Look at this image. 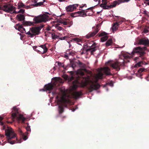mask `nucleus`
I'll return each mask as SVG.
<instances>
[{
  "mask_svg": "<svg viewBox=\"0 0 149 149\" xmlns=\"http://www.w3.org/2000/svg\"><path fill=\"white\" fill-rule=\"evenodd\" d=\"M97 81L91 80L90 77L87 76L83 77L82 79L80 82L77 80L74 81L73 82V87L75 89L78 87L84 88L87 87L89 92H91L100 88V85L99 84H95L96 83Z\"/></svg>",
  "mask_w": 149,
  "mask_h": 149,
  "instance_id": "f257e3e1",
  "label": "nucleus"
},
{
  "mask_svg": "<svg viewBox=\"0 0 149 149\" xmlns=\"http://www.w3.org/2000/svg\"><path fill=\"white\" fill-rule=\"evenodd\" d=\"M147 48L146 47H141L140 46L134 47L132 52V56H133L135 53H138L139 54V56L136 57L135 59L137 61H140L134 65L135 68H137L139 67L142 66L143 65H146V63L145 61L147 60V58L146 57L145 54L146 53L145 51Z\"/></svg>",
  "mask_w": 149,
  "mask_h": 149,
  "instance_id": "f03ea898",
  "label": "nucleus"
},
{
  "mask_svg": "<svg viewBox=\"0 0 149 149\" xmlns=\"http://www.w3.org/2000/svg\"><path fill=\"white\" fill-rule=\"evenodd\" d=\"M6 127L5 125H3L2 130H5V135L7 136L8 141L9 143L13 144L16 142V141L12 140V139L15 138L16 137V134L13 131L11 128L7 127V129H6Z\"/></svg>",
  "mask_w": 149,
  "mask_h": 149,
  "instance_id": "7ed1b4c3",
  "label": "nucleus"
},
{
  "mask_svg": "<svg viewBox=\"0 0 149 149\" xmlns=\"http://www.w3.org/2000/svg\"><path fill=\"white\" fill-rule=\"evenodd\" d=\"M92 42L93 43L91 46H89L87 44L85 45L84 46L79 52V53L82 55L86 52L90 51L91 54L93 55V53L96 50V44L93 43V41H92Z\"/></svg>",
  "mask_w": 149,
  "mask_h": 149,
  "instance_id": "20e7f679",
  "label": "nucleus"
},
{
  "mask_svg": "<svg viewBox=\"0 0 149 149\" xmlns=\"http://www.w3.org/2000/svg\"><path fill=\"white\" fill-rule=\"evenodd\" d=\"M1 10L6 12L10 13H19V12L15 11V7L10 4H6L2 7L0 6V10Z\"/></svg>",
  "mask_w": 149,
  "mask_h": 149,
  "instance_id": "39448f33",
  "label": "nucleus"
},
{
  "mask_svg": "<svg viewBox=\"0 0 149 149\" xmlns=\"http://www.w3.org/2000/svg\"><path fill=\"white\" fill-rule=\"evenodd\" d=\"M49 16L46 15H40L35 17L33 19L35 24H38L43 22H45L48 21Z\"/></svg>",
  "mask_w": 149,
  "mask_h": 149,
  "instance_id": "423d86ee",
  "label": "nucleus"
},
{
  "mask_svg": "<svg viewBox=\"0 0 149 149\" xmlns=\"http://www.w3.org/2000/svg\"><path fill=\"white\" fill-rule=\"evenodd\" d=\"M70 102V101L68 99H66L65 98H62L61 100H58V110L59 113L61 114L63 113L64 111L63 105L62 104H60V103H61L63 104L64 105L67 106V104H69Z\"/></svg>",
  "mask_w": 149,
  "mask_h": 149,
  "instance_id": "0eeeda50",
  "label": "nucleus"
},
{
  "mask_svg": "<svg viewBox=\"0 0 149 149\" xmlns=\"http://www.w3.org/2000/svg\"><path fill=\"white\" fill-rule=\"evenodd\" d=\"M102 3L100 5V7L104 9H109L115 7L117 4V1H114L112 4L107 5V0H102Z\"/></svg>",
  "mask_w": 149,
  "mask_h": 149,
  "instance_id": "6e6552de",
  "label": "nucleus"
},
{
  "mask_svg": "<svg viewBox=\"0 0 149 149\" xmlns=\"http://www.w3.org/2000/svg\"><path fill=\"white\" fill-rule=\"evenodd\" d=\"M12 112L11 116L13 121H14L16 119L17 121H19V112L18 109L15 107H14Z\"/></svg>",
  "mask_w": 149,
  "mask_h": 149,
  "instance_id": "1a4fd4ad",
  "label": "nucleus"
},
{
  "mask_svg": "<svg viewBox=\"0 0 149 149\" xmlns=\"http://www.w3.org/2000/svg\"><path fill=\"white\" fill-rule=\"evenodd\" d=\"M124 65L125 63L123 61L122 64L120 63L118 61H117L111 64V66L113 68V69H116L117 71H119L120 70V66L122 65Z\"/></svg>",
  "mask_w": 149,
  "mask_h": 149,
  "instance_id": "9d476101",
  "label": "nucleus"
},
{
  "mask_svg": "<svg viewBox=\"0 0 149 149\" xmlns=\"http://www.w3.org/2000/svg\"><path fill=\"white\" fill-rule=\"evenodd\" d=\"M43 26H38L33 27L30 29L31 32L32 34L34 35V36L36 35H38L40 33V31L42 28L43 27Z\"/></svg>",
  "mask_w": 149,
  "mask_h": 149,
  "instance_id": "9b49d317",
  "label": "nucleus"
},
{
  "mask_svg": "<svg viewBox=\"0 0 149 149\" xmlns=\"http://www.w3.org/2000/svg\"><path fill=\"white\" fill-rule=\"evenodd\" d=\"M138 44L139 45L149 46V40L147 38H143L139 40Z\"/></svg>",
  "mask_w": 149,
  "mask_h": 149,
  "instance_id": "f8f14e48",
  "label": "nucleus"
},
{
  "mask_svg": "<svg viewBox=\"0 0 149 149\" xmlns=\"http://www.w3.org/2000/svg\"><path fill=\"white\" fill-rule=\"evenodd\" d=\"M28 133L27 132H26L25 133H22L19 129V135H20V139H19V143L22 141V139L25 141L28 138Z\"/></svg>",
  "mask_w": 149,
  "mask_h": 149,
  "instance_id": "ddd939ff",
  "label": "nucleus"
},
{
  "mask_svg": "<svg viewBox=\"0 0 149 149\" xmlns=\"http://www.w3.org/2000/svg\"><path fill=\"white\" fill-rule=\"evenodd\" d=\"M39 47H41L40 49V50L36 49L38 53L40 54H44L47 51L48 48L45 45H41L39 46Z\"/></svg>",
  "mask_w": 149,
  "mask_h": 149,
  "instance_id": "4468645a",
  "label": "nucleus"
},
{
  "mask_svg": "<svg viewBox=\"0 0 149 149\" xmlns=\"http://www.w3.org/2000/svg\"><path fill=\"white\" fill-rule=\"evenodd\" d=\"M79 5V4H77L70 5L66 7L65 9L67 12H72L75 10Z\"/></svg>",
  "mask_w": 149,
  "mask_h": 149,
  "instance_id": "2eb2a0df",
  "label": "nucleus"
},
{
  "mask_svg": "<svg viewBox=\"0 0 149 149\" xmlns=\"http://www.w3.org/2000/svg\"><path fill=\"white\" fill-rule=\"evenodd\" d=\"M99 30L97 28H96L95 30L92 32H90L87 34L86 37L87 38H89L91 37L94 36L99 31Z\"/></svg>",
  "mask_w": 149,
  "mask_h": 149,
  "instance_id": "dca6fc26",
  "label": "nucleus"
},
{
  "mask_svg": "<svg viewBox=\"0 0 149 149\" xmlns=\"http://www.w3.org/2000/svg\"><path fill=\"white\" fill-rule=\"evenodd\" d=\"M54 86V85L52 84H48L45 86V89H42V90L43 91H45L46 90L51 91L53 89Z\"/></svg>",
  "mask_w": 149,
  "mask_h": 149,
  "instance_id": "f3484780",
  "label": "nucleus"
},
{
  "mask_svg": "<svg viewBox=\"0 0 149 149\" xmlns=\"http://www.w3.org/2000/svg\"><path fill=\"white\" fill-rule=\"evenodd\" d=\"M104 73L107 75H112V74L110 72V69L108 67H104L103 68Z\"/></svg>",
  "mask_w": 149,
  "mask_h": 149,
  "instance_id": "a211bd4d",
  "label": "nucleus"
},
{
  "mask_svg": "<svg viewBox=\"0 0 149 149\" xmlns=\"http://www.w3.org/2000/svg\"><path fill=\"white\" fill-rule=\"evenodd\" d=\"M82 95V92L81 91H76L74 92L73 94L74 98L76 99H77L80 96Z\"/></svg>",
  "mask_w": 149,
  "mask_h": 149,
  "instance_id": "6ab92c4d",
  "label": "nucleus"
},
{
  "mask_svg": "<svg viewBox=\"0 0 149 149\" xmlns=\"http://www.w3.org/2000/svg\"><path fill=\"white\" fill-rule=\"evenodd\" d=\"M87 12V11H85V10H82L81 11H78L79 14V16L84 17L87 16L86 13Z\"/></svg>",
  "mask_w": 149,
  "mask_h": 149,
  "instance_id": "aec40b11",
  "label": "nucleus"
},
{
  "mask_svg": "<svg viewBox=\"0 0 149 149\" xmlns=\"http://www.w3.org/2000/svg\"><path fill=\"white\" fill-rule=\"evenodd\" d=\"M76 63L79 67L83 68H85L86 66L85 64L81 62L79 60H78L77 61H76Z\"/></svg>",
  "mask_w": 149,
  "mask_h": 149,
  "instance_id": "412c9836",
  "label": "nucleus"
},
{
  "mask_svg": "<svg viewBox=\"0 0 149 149\" xmlns=\"http://www.w3.org/2000/svg\"><path fill=\"white\" fill-rule=\"evenodd\" d=\"M26 119L23 115L19 113V121H20L22 123H24Z\"/></svg>",
  "mask_w": 149,
  "mask_h": 149,
  "instance_id": "4be33fe9",
  "label": "nucleus"
},
{
  "mask_svg": "<svg viewBox=\"0 0 149 149\" xmlns=\"http://www.w3.org/2000/svg\"><path fill=\"white\" fill-rule=\"evenodd\" d=\"M31 5L28 6H26L25 5L24 3L22 2L19 1V8H26V9H28L31 8Z\"/></svg>",
  "mask_w": 149,
  "mask_h": 149,
  "instance_id": "5701e85b",
  "label": "nucleus"
},
{
  "mask_svg": "<svg viewBox=\"0 0 149 149\" xmlns=\"http://www.w3.org/2000/svg\"><path fill=\"white\" fill-rule=\"evenodd\" d=\"M66 54L73 56L75 54V52L74 51L72 50L70 51V50H69L67 51Z\"/></svg>",
  "mask_w": 149,
  "mask_h": 149,
  "instance_id": "b1692460",
  "label": "nucleus"
},
{
  "mask_svg": "<svg viewBox=\"0 0 149 149\" xmlns=\"http://www.w3.org/2000/svg\"><path fill=\"white\" fill-rule=\"evenodd\" d=\"M113 43L112 40V39H109L106 42V47H108L109 46L111 45Z\"/></svg>",
  "mask_w": 149,
  "mask_h": 149,
  "instance_id": "393cba45",
  "label": "nucleus"
},
{
  "mask_svg": "<svg viewBox=\"0 0 149 149\" xmlns=\"http://www.w3.org/2000/svg\"><path fill=\"white\" fill-rule=\"evenodd\" d=\"M44 4L43 3V2H40L38 3H36V4H32L31 5V6H33V7H38V6H41L43 5Z\"/></svg>",
  "mask_w": 149,
  "mask_h": 149,
  "instance_id": "a878e982",
  "label": "nucleus"
},
{
  "mask_svg": "<svg viewBox=\"0 0 149 149\" xmlns=\"http://www.w3.org/2000/svg\"><path fill=\"white\" fill-rule=\"evenodd\" d=\"M48 32L51 34V37L52 39H55L59 37L58 36L56 35L54 32Z\"/></svg>",
  "mask_w": 149,
  "mask_h": 149,
  "instance_id": "bb28decb",
  "label": "nucleus"
},
{
  "mask_svg": "<svg viewBox=\"0 0 149 149\" xmlns=\"http://www.w3.org/2000/svg\"><path fill=\"white\" fill-rule=\"evenodd\" d=\"M24 16L22 14H19V21H23V24L25 22Z\"/></svg>",
  "mask_w": 149,
  "mask_h": 149,
  "instance_id": "cd10ccee",
  "label": "nucleus"
},
{
  "mask_svg": "<svg viewBox=\"0 0 149 149\" xmlns=\"http://www.w3.org/2000/svg\"><path fill=\"white\" fill-rule=\"evenodd\" d=\"M145 70V69L144 68H139L138 71V75H140V76H141L143 75V74L142 73V72L143 71H144Z\"/></svg>",
  "mask_w": 149,
  "mask_h": 149,
  "instance_id": "c85d7f7f",
  "label": "nucleus"
},
{
  "mask_svg": "<svg viewBox=\"0 0 149 149\" xmlns=\"http://www.w3.org/2000/svg\"><path fill=\"white\" fill-rule=\"evenodd\" d=\"M119 26L117 24V23H114L112 26V30L113 31H116L118 29Z\"/></svg>",
  "mask_w": 149,
  "mask_h": 149,
  "instance_id": "c756f323",
  "label": "nucleus"
},
{
  "mask_svg": "<svg viewBox=\"0 0 149 149\" xmlns=\"http://www.w3.org/2000/svg\"><path fill=\"white\" fill-rule=\"evenodd\" d=\"M35 24L34 22H31L30 21H26L24 22L23 24H25L26 25L31 26Z\"/></svg>",
  "mask_w": 149,
  "mask_h": 149,
  "instance_id": "7c9ffc66",
  "label": "nucleus"
},
{
  "mask_svg": "<svg viewBox=\"0 0 149 149\" xmlns=\"http://www.w3.org/2000/svg\"><path fill=\"white\" fill-rule=\"evenodd\" d=\"M53 79L55 81V82H54L53 84L54 85H56L55 83L60 82L61 80V78L59 77H54L53 78Z\"/></svg>",
  "mask_w": 149,
  "mask_h": 149,
  "instance_id": "2f4dec72",
  "label": "nucleus"
},
{
  "mask_svg": "<svg viewBox=\"0 0 149 149\" xmlns=\"http://www.w3.org/2000/svg\"><path fill=\"white\" fill-rule=\"evenodd\" d=\"M25 126H26V129L27 131H31V130L30 127V126L29 125V124L28 123H26Z\"/></svg>",
  "mask_w": 149,
  "mask_h": 149,
  "instance_id": "473e14b6",
  "label": "nucleus"
},
{
  "mask_svg": "<svg viewBox=\"0 0 149 149\" xmlns=\"http://www.w3.org/2000/svg\"><path fill=\"white\" fill-rule=\"evenodd\" d=\"M130 0H118L117 1V4L119 5L122 3L127 2Z\"/></svg>",
  "mask_w": 149,
  "mask_h": 149,
  "instance_id": "72a5a7b5",
  "label": "nucleus"
},
{
  "mask_svg": "<svg viewBox=\"0 0 149 149\" xmlns=\"http://www.w3.org/2000/svg\"><path fill=\"white\" fill-rule=\"evenodd\" d=\"M103 74L102 72H99L97 74V77L99 79H102L103 78Z\"/></svg>",
  "mask_w": 149,
  "mask_h": 149,
  "instance_id": "f704fd0d",
  "label": "nucleus"
},
{
  "mask_svg": "<svg viewBox=\"0 0 149 149\" xmlns=\"http://www.w3.org/2000/svg\"><path fill=\"white\" fill-rule=\"evenodd\" d=\"M70 15L72 17H75L77 16H79V14L78 13V11L75 13H71L70 14Z\"/></svg>",
  "mask_w": 149,
  "mask_h": 149,
  "instance_id": "c9c22d12",
  "label": "nucleus"
},
{
  "mask_svg": "<svg viewBox=\"0 0 149 149\" xmlns=\"http://www.w3.org/2000/svg\"><path fill=\"white\" fill-rule=\"evenodd\" d=\"M108 37L107 36H105L101 38V41L104 42L107 40L108 38Z\"/></svg>",
  "mask_w": 149,
  "mask_h": 149,
  "instance_id": "e433bc0d",
  "label": "nucleus"
},
{
  "mask_svg": "<svg viewBox=\"0 0 149 149\" xmlns=\"http://www.w3.org/2000/svg\"><path fill=\"white\" fill-rule=\"evenodd\" d=\"M59 23L61 24H63V25H66L68 24L69 23V22L68 21H64L63 20L60 21Z\"/></svg>",
  "mask_w": 149,
  "mask_h": 149,
  "instance_id": "4c0bfd02",
  "label": "nucleus"
},
{
  "mask_svg": "<svg viewBox=\"0 0 149 149\" xmlns=\"http://www.w3.org/2000/svg\"><path fill=\"white\" fill-rule=\"evenodd\" d=\"M59 24H57L55 25V26L56 28L58 30H59L60 31L62 30L63 29V28L62 27L59 26Z\"/></svg>",
  "mask_w": 149,
  "mask_h": 149,
  "instance_id": "58836bf2",
  "label": "nucleus"
},
{
  "mask_svg": "<svg viewBox=\"0 0 149 149\" xmlns=\"http://www.w3.org/2000/svg\"><path fill=\"white\" fill-rule=\"evenodd\" d=\"M98 34H99V37H101L104 36H107L106 35L107 33L105 32H103L101 33H99Z\"/></svg>",
  "mask_w": 149,
  "mask_h": 149,
  "instance_id": "ea45409f",
  "label": "nucleus"
},
{
  "mask_svg": "<svg viewBox=\"0 0 149 149\" xmlns=\"http://www.w3.org/2000/svg\"><path fill=\"white\" fill-rule=\"evenodd\" d=\"M57 63L58 65L59 66V67H64V64L63 63H61L59 61L56 62V63Z\"/></svg>",
  "mask_w": 149,
  "mask_h": 149,
  "instance_id": "a19ab883",
  "label": "nucleus"
},
{
  "mask_svg": "<svg viewBox=\"0 0 149 149\" xmlns=\"http://www.w3.org/2000/svg\"><path fill=\"white\" fill-rule=\"evenodd\" d=\"M31 31L30 30V31H28L27 33H26V34L28 35L29 36V37H30L31 38H32L34 37V35L32 34V33H31Z\"/></svg>",
  "mask_w": 149,
  "mask_h": 149,
  "instance_id": "79ce46f5",
  "label": "nucleus"
},
{
  "mask_svg": "<svg viewBox=\"0 0 149 149\" xmlns=\"http://www.w3.org/2000/svg\"><path fill=\"white\" fill-rule=\"evenodd\" d=\"M73 40L76 41L77 42H79L81 41V40L77 38H75L73 39Z\"/></svg>",
  "mask_w": 149,
  "mask_h": 149,
  "instance_id": "37998d69",
  "label": "nucleus"
},
{
  "mask_svg": "<svg viewBox=\"0 0 149 149\" xmlns=\"http://www.w3.org/2000/svg\"><path fill=\"white\" fill-rule=\"evenodd\" d=\"M76 63V62H74V61L72 62L71 63L72 67L73 68H74V67H76V64H75Z\"/></svg>",
  "mask_w": 149,
  "mask_h": 149,
  "instance_id": "c03bdc74",
  "label": "nucleus"
},
{
  "mask_svg": "<svg viewBox=\"0 0 149 149\" xmlns=\"http://www.w3.org/2000/svg\"><path fill=\"white\" fill-rule=\"evenodd\" d=\"M25 12V10L24 9L20 8H19V13H21L23 14Z\"/></svg>",
  "mask_w": 149,
  "mask_h": 149,
  "instance_id": "a18cd8bd",
  "label": "nucleus"
},
{
  "mask_svg": "<svg viewBox=\"0 0 149 149\" xmlns=\"http://www.w3.org/2000/svg\"><path fill=\"white\" fill-rule=\"evenodd\" d=\"M123 22V21L122 20H118L116 22V23H117V24L119 26V25L121 24L122 22Z\"/></svg>",
  "mask_w": 149,
  "mask_h": 149,
  "instance_id": "49530a36",
  "label": "nucleus"
},
{
  "mask_svg": "<svg viewBox=\"0 0 149 149\" xmlns=\"http://www.w3.org/2000/svg\"><path fill=\"white\" fill-rule=\"evenodd\" d=\"M14 27L16 30H19V23L17 24Z\"/></svg>",
  "mask_w": 149,
  "mask_h": 149,
  "instance_id": "de8ad7c7",
  "label": "nucleus"
},
{
  "mask_svg": "<svg viewBox=\"0 0 149 149\" xmlns=\"http://www.w3.org/2000/svg\"><path fill=\"white\" fill-rule=\"evenodd\" d=\"M84 7H86V4H82V6H79V8H83Z\"/></svg>",
  "mask_w": 149,
  "mask_h": 149,
  "instance_id": "09e8293b",
  "label": "nucleus"
},
{
  "mask_svg": "<svg viewBox=\"0 0 149 149\" xmlns=\"http://www.w3.org/2000/svg\"><path fill=\"white\" fill-rule=\"evenodd\" d=\"M32 2L33 3V4H35L37 3V1L36 0H32Z\"/></svg>",
  "mask_w": 149,
  "mask_h": 149,
  "instance_id": "8fccbe9b",
  "label": "nucleus"
},
{
  "mask_svg": "<svg viewBox=\"0 0 149 149\" xmlns=\"http://www.w3.org/2000/svg\"><path fill=\"white\" fill-rule=\"evenodd\" d=\"M66 38V36H64V37H61V38H59V39L61 40H65V39Z\"/></svg>",
  "mask_w": 149,
  "mask_h": 149,
  "instance_id": "3c124183",
  "label": "nucleus"
},
{
  "mask_svg": "<svg viewBox=\"0 0 149 149\" xmlns=\"http://www.w3.org/2000/svg\"><path fill=\"white\" fill-rule=\"evenodd\" d=\"M93 8V7H91L89 8H88L87 9H86L85 10H92Z\"/></svg>",
  "mask_w": 149,
  "mask_h": 149,
  "instance_id": "603ef678",
  "label": "nucleus"
},
{
  "mask_svg": "<svg viewBox=\"0 0 149 149\" xmlns=\"http://www.w3.org/2000/svg\"><path fill=\"white\" fill-rule=\"evenodd\" d=\"M68 55H69L66 54V55H64V57L66 58V59H68Z\"/></svg>",
  "mask_w": 149,
  "mask_h": 149,
  "instance_id": "864d4df0",
  "label": "nucleus"
},
{
  "mask_svg": "<svg viewBox=\"0 0 149 149\" xmlns=\"http://www.w3.org/2000/svg\"><path fill=\"white\" fill-rule=\"evenodd\" d=\"M147 81H149V75L145 78Z\"/></svg>",
  "mask_w": 149,
  "mask_h": 149,
  "instance_id": "5fc2aeb1",
  "label": "nucleus"
},
{
  "mask_svg": "<svg viewBox=\"0 0 149 149\" xmlns=\"http://www.w3.org/2000/svg\"><path fill=\"white\" fill-rule=\"evenodd\" d=\"M46 30L47 31L50 30V27L49 26H48L46 28Z\"/></svg>",
  "mask_w": 149,
  "mask_h": 149,
  "instance_id": "6e6d98bb",
  "label": "nucleus"
},
{
  "mask_svg": "<svg viewBox=\"0 0 149 149\" xmlns=\"http://www.w3.org/2000/svg\"><path fill=\"white\" fill-rule=\"evenodd\" d=\"M37 48V47L36 46H34L33 47V49L35 50L36 51V49H36Z\"/></svg>",
  "mask_w": 149,
  "mask_h": 149,
  "instance_id": "4d7b16f0",
  "label": "nucleus"
},
{
  "mask_svg": "<svg viewBox=\"0 0 149 149\" xmlns=\"http://www.w3.org/2000/svg\"><path fill=\"white\" fill-rule=\"evenodd\" d=\"M3 119V118L1 116H0V121H1Z\"/></svg>",
  "mask_w": 149,
  "mask_h": 149,
  "instance_id": "13d9d810",
  "label": "nucleus"
},
{
  "mask_svg": "<svg viewBox=\"0 0 149 149\" xmlns=\"http://www.w3.org/2000/svg\"><path fill=\"white\" fill-rule=\"evenodd\" d=\"M19 31H20L21 29L22 28V26L21 25H20V24H19Z\"/></svg>",
  "mask_w": 149,
  "mask_h": 149,
  "instance_id": "bf43d9fd",
  "label": "nucleus"
},
{
  "mask_svg": "<svg viewBox=\"0 0 149 149\" xmlns=\"http://www.w3.org/2000/svg\"><path fill=\"white\" fill-rule=\"evenodd\" d=\"M0 124L1 125H3V123L1 121H0Z\"/></svg>",
  "mask_w": 149,
  "mask_h": 149,
  "instance_id": "052dcab7",
  "label": "nucleus"
},
{
  "mask_svg": "<svg viewBox=\"0 0 149 149\" xmlns=\"http://www.w3.org/2000/svg\"><path fill=\"white\" fill-rule=\"evenodd\" d=\"M16 18L17 20H19V14L17 15Z\"/></svg>",
  "mask_w": 149,
  "mask_h": 149,
  "instance_id": "680f3d73",
  "label": "nucleus"
},
{
  "mask_svg": "<svg viewBox=\"0 0 149 149\" xmlns=\"http://www.w3.org/2000/svg\"><path fill=\"white\" fill-rule=\"evenodd\" d=\"M110 85V86H113V83L112 82H110L109 84Z\"/></svg>",
  "mask_w": 149,
  "mask_h": 149,
  "instance_id": "e2e57ef3",
  "label": "nucleus"
},
{
  "mask_svg": "<svg viewBox=\"0 0 149 149\" xmlns=\"http://www.w3.org/2000/svg\"><path fill=\"white\" fill-rule=\"evenodd\" d=\"M0 136L1 137H3L4 136V135H1V134H0Z\"/></svg>",
  "mask_w": 149,
  "mask_h": 149,
  "instance_id": "0e129e2a",
  "label": "nucleus"
},
{
  "mask_svg": "<svg viewBox=\"0 0 149 149\" xmlns=\"http://www.w3.org/2000/svg\"><path fill=\"white\" fill-rule=\"evenodd\" d=\"M53 69L55 70H56V68L55 67H54L53 68Z\"/></svg>",
  "mask_w": 149,
  "mask_h": 149,
  "instance_id": "69168bd1",
  "label": "nucleus"
},
{
  "mask_svg": "<svg viewBox=\"0 0 149 149\" xmlns=\"http://www.w3.org/2000/svg\"><path fill=\"white\" fill-rule=\"evenodd\" d=\"M58 1L59 2H62V1H63V0H59Z\"/></svg>",
  "mask_w": 149,
  "mask_h": 149,
  "instance_id": "338daca9",
  "label": "nucleus"
},
{
  "mask_svg": "<svg viewBox=\"0 0 149 149\" xmlns=\"http://www.w3.org/2000/svg\"><path fill=\"white\" fill-rule=\"evenodd\" d=\"M98 4H100V0H98Z\"/></svg>",
  "mask_w": 149,
  "mask_h": 149,
  "instance_id": "774afa93",
  "label": "nucleus"
}]
</instances>
